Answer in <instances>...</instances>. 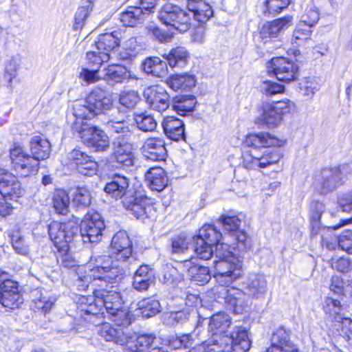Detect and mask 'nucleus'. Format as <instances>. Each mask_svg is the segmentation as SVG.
I'll use <instances>...</instances> for the list:
<instances>
[{
    "label": "nucleus",
    "instance_id": "13d9d810",
    "mask_svg": "<svg viewBox=\"0 0 352 352\" xmlns=\"http://www.w3.org/2000/svg\"><path fill=\"white\" fill-rule=\"evenodd\" d=\"M80 80L87 85L94 84L100 80L98 69H89L85 67L81 69L78 74Z\"/></svg>",
    "mask_w": 352,
    "mask_h": 352
},
{
    "label": "nucleus",
    "instance_id": "a18cd8bd",
    "mask_svg": "<svg viewBox=\"0 0 352 352\" xmlns=\"http://www.w3.org/2000/svg\"><path fill=\"white\" fill-rule=\"evenodd\" d=\"M138 307L143 317L150 318L160 311L159 301L153 298H147L138 303Z\"/></svg>",
    "mask_w": 352,
    "mask_h": 352
},
{
    "label": "nucleus",
    "instance_id": "20e7f679",
    "mask_svg": "<svg viewBox=\"0 0 352 352\" xmlns=\"http://www.w3.org/2000/svg\"><path fill=\"white\" fill-rule=\"evenodd\" d=\"M251 346V340L245 329H239L234 336H223L219 341L204 344L192 349L190 352H248Z\"/></svg>",
    "mask_w": 352,
    "mask_h": 352
},
{
    "label": "nucleus",
    "instance_id": "e2e57ef3",
    "mask_svg": "<svg viewBox=\"0 0 352 352\" xmlns=\"http://www.w3.org/2000/svg\"><path fill=\"white\" fill-rule=\"evenodd\" d=\"M215 257L218 260L235 259L238 258L230 250V247L228 243H219L215 245V251L214 252Z\"/></svg>",
    "mask_w": 352,
    "mask_h": 352
},
{
    "label": "nucleus",
    "instance_id": "c85d7f7f",
    "mask_svg": "<svg viewBox=\"0 0 352 352\" xmlns=\"http://www.w3.org/2000/svg\"><path fill=\"white\" fill-rule=\"evenodd\" d=\"M147 181L152 190L160 192L168 184V178L164 170L161 167H152L145 174Z\"/></svg>",
    "mask_w": 352,
    "mask_h": 352
},
{
    "label": "nucleus",
    "instance_id": "052dcab7",
    "mask_svg": "<svg viewBox=\"0 0 352 352\" xmlns=\"http://www.w3.org/2000/svg\"><path fill=\"white\" fill-rule=\"evenodd\" d=\"M260 89L263 94L267 96H272L277 94L283 93L284 86L273 81L265 80L261 83Z\"/></svg>",
    "mask_w": 352,
    "mask_h": 352
},
{
    "label": "nucleus",
    "instance_id": "dca6fc26",
    "mask_svg": "<svg viewBox=\"0 0 352 352\" xmlns=\"http://www.w3.org/2000/svg\"><path fill=\"white\" fill-rule=\"evenodd\" d=\"M113 159L120 166L129 167L133 166L135 156L133 152V145L124 138H116L113 142Z\"/></svg>",
    "mask_w": 352,
    "mask_h": 352
},
{
    "label": "nucleus",
    "instance_id": "69168bd1",
    "mask_svg": "<svg viewBox=\"0 0 352 352\" xmlns=\"http://www.w3.org/2000/svg\"><path fill=\"white\" fill-rule=\"evenodd\" d=\"M311 34V28L305 23L300 22L293 33V40L294 43L305 41L309 38Z\"/></svg>",
    "mask_w": 352,
    "mask_h": 352
},
{
    "label": "nucleus",
    "instance_id": "6ab92c4d",
    "mask_svg": "<svg viewBox=\"0 0 352 352\" xmlns=\"http://www.w3.org/2000/svg\"><path fill=\"white\" fill-rule=\"evenodd\" d=\"M270 342V346L265 352H298L297 346L290 341L289 332L283 327L273 332Z\"/></svg>",
    "mask_w": 352,
    "mask_h": 352
},
{
    "label": "nucleus",
    "instance_id": "8fccbe9b",
    "mask_svg": "<svg viewBox=\"0 0 352 352\" xmlns=\"http://www.w3.org/2000/svg\"><path fill=\"white\" fill-rule=\"evenodd\" d=\"M134 119L138 129L142 131H153L157 127V122L153 116L146 113H137Z\"/></svg>",
    "mask_w": 352,
    "mask_h": 352
},
{
    "label": "nucleus",
    "instance_id": "e433bc0d",
    "mask_svg": "<svg viewBox=\"0 0 352 352\" xmlns=\"http://www.w3.org/2000/svg\"><path fill=\"white\" fill-rule=\"evenodd\" d=\"M184 265L186 267H188L187 275L190 279L197 281L201 284H204L210 280V274L208 267L197 265L190 266V261H185Z\"/></svg>",
    "mask_w": 352,
    "mask_h": 352
},
{
    "label": "nucleus",
    "instance_id": "4468645a",
    "mask_svg": "<svg viewBox=\"0 0 352 352\" xmlns=\"http://www.w3.org/2000/svg\"><path fill=\"white\" fill-rule=\"evenodd\" d=\"M127 325L116 322L115 324L102 322L97 326V332L105 341L123 346L127 343L130 333V331L125 327Z\"/></svg>",
    "mask_w": 352,
    "mask_h": 352
},
{
    "label": "nucleus",
    "instance_id": "37998d69",
    "mask_svg": "<svg viewBox=\"0 0 352 352\" xmlns=\"http://www.w3.org/2000/svg\"><path fill=\"white\" fill-rule=\"evenodd\" d=\"M129 77L126 68L120 65H109L105 69L104 78L113 82H121Z\"/></svg>",
    "mask_w": 352,
    "mask_h": 352
},
{
    "label": "nucleus",
    "instance_id": "a19ab883",
    "mask_svg": "<svg viewBox=\"0 0 352 352\" xmlns=\"http://www.w3.org/2000/svg\"><path fill=\"white\" fill-rule=\"evenodd\" d=\"M231 320L229 316L225 313L214 314L209 322L210 330L213 334L223 333L230 327Z\"/></svg>",
    "mask_w": 352,
    "mask_h": 352
},
{
    "label": "nucleus",
    "instance_id": "864d4df0",
    "mask_svg": "<svg viewBox=\"0 0 352 352\" xmlns=\"http://www.w3.org/2000/svg\"><path fill=\"white\" fill-rule=\"evenodd\" d=\"M193 242V237L181 234L172 241V252L175 254L184 253Z\"/></svg>",
    "mask_w": 352,
    "mask_h": 352
},
{
    "label": "nucleus",
    "instance_id": "f704fd0d",
    "mask_svg": "<svg viewBox=\"0 0 352 352\" xmlns=\"http://www.w3.org/2000/svg\"><path fill=\"white\" fill-rule=\"evenodd\" d=\"M171 67H183L188 60L189 52L184 47L177 46L173 48L168 54L164 55Z\"/></svg>",
    "mask_w": 352,
    "mask_h": 352
},
{
    "label": "nucleus",
    "instance_id": "c9c22d12",
    "mask_svg": "<svg viewBox=\"0 0 352 352\" xmlns=\"http://www.w3.org/2000/svg\"><path fill=\"white\" fill-rule=\"evenodd\" d=\"M143 70L156 77H163L167 73L166 63L159 57H149L142 63Z\"/></svg>",
    "mask_w": 352,
    "mask_h": 352
},
{
    "label": "nucleus",
    "instance_id": "4be33fe9",
    "mask_svg": "<svg viewBox=\"0 0 352 352\" xmlns=\"http://www.w3.org/2000/svg\"><path fill=\"white\" fill-rule=\"evenodd\" d=\"M144 155L153 161L164 160L167 151L165 147V141L160 137L147 138L142 146Z\"/></svg>",
    "mask_w": 352,
    "mask_h": 352
},
{
    "label": "nucleus",
    "instance_id": "7c9ffc66",
    "mask_svg": "<svg viewBox=\"0 0 352 352\" xmlns=\"http://www.w3.org/2000/svg\"><path fill=\"white\" fill-rule=\"evenodd\" d=\"M196 82L195 76L188 74L172 75L166 80L167 85L175 91H190L195 86Z\"/></svg>",
    "mask_w": 352,
    "mask_h": 352
},
{
    "label": "nucleus",
    "instance_id": "aec40b11",
    "mask_svg": "<svg viewBox=\"0 0 352 352\" xmlns=\"http://www.w3.org/2000/svg\"><path fill=\"white\" fill-rule=\"evenodd\" d=\"M106 125L111 132L118 134L117 138H124L128 141L135 129L133 124L124 113L118 116L112 114V118L107 122Z\"/></svg>",
    "mask_w": 352,
    "mask_h": 352
},
{
    "label": "nucleus",
    "instance_id": "603ef678",
    "mask_svg": "<svg viewBox=\"0 0 352 352\" xmlns=\"http://www.w3.org/2000/svg\"><path fill=\"white\" fill-rule=\"evenodd\" d=\"M91 192L84 187H78L73 197V203L78 208H86L91 202Z\"/></svg>",
    "mask_w": 352,
    "mask_h": 352
},
{
    "label": "nucleus",
    "instance_id": "f257e3e1",
    "mask_svg": "<svg viewBox=\"0 0 352 352\" xmlns=\"http://www.w3.org/2000/svg\"><path fill=\"white\" fill-rule=\"evenodd\" d=\"M76 272V284L78 289L82 291L86 290L92 281L114 284L119 283L124 276L122 267L107 255L92 256L90 262L78 266Z\"/></svg>",
    "mask_w": 352,
    "mask_h": 352
},
{
    "label": "nucleus",
    "instance_id": "680f3d73",
    "mask_svg": "<svg viewBox=\"0 0 352 352\" xmlns=\"http://www.w3.org/2000/svg\"><path fill=\"white\" fill-rule=\"evenodd\" d=\"M323 309L327 314L331 316H336L340 314L342 306L338 300L327 297L323 302Z\"/></svg>",
    "mask_w": 352,
    "mask_h": 352
},
{
    "label": "nucleus",
    "instance_id": "5701e85b",
    "mask_svg": "<svg viewBox=\"0 0 352 352\" xmlns=\"http://www.w3.org/2000/svg\"><path fill=\"white\" fill-rule=\"evenodd\" d=\"M221 292L224 295L225 302L236 314L241 313L248 306V296L243 291L236 287H230L222 288Z\"/></svg>",
    "mask_w": 352,
    "mask_h": 352
},
{
    "label": "nucleus",
    "instance_id": "6e6d98bb",
    "mask_svg": "<svg viewBox=\"0 0 352 352\" xmlns=\"http://www.w3.org/2000/svg\"><path fill=\"white\" fill-rule=\"evenodd\" d=\"M139 101L140 96L135 91H123L119 97L120 104L128 109L134 108Z\"/></svg>",
    "mask_w": 352,
    "mask_h": 352
},
{
    "label": "nucleus",
    "instance_id": "f3484780",
    "mask_svg": "<svg viewBox=\"0 0 352 352\" xmlns=\"http://www.w3.org/2000/svg\"><path fill=\"white\" fill-rule=\"evenodd\" d=\"M144 96L150 107L157 111L166 110L169 105V95L166 91L160 86H151L144 91Z\"/></svg>",
    "mask_w": 352,
    "mask_h": 352
},
{
    "label": "nucleus",
    "instance_id": "49530a36",
    "mask_svg": "<svg viewBox=\"0 0 352 352\" xmlns=\"http://www.w3.org/2000/svg\"><path fill=\"white\" fill-rule=\"evenodd\" d=\"M111 58V54L102 52L96 47L87 52V59L89 65L94 69H100L103 63L107 62Z\"/></svg>",
    "mask_w": 352,
    "mask_h": 352
},
{
    "label": "nucleus",
    "instance_id": "5fc2aeb1",
    "mask_svg": "<svg viewBox=\"0 0 352 352\" xmlns=\"http://www.w3.org/2000/svg\"><path fill=\"white\" fill-rule=\"evenodd\" d=\"M10 236L15 251L22 255H26L29 252V247L21 232L19 230L13 231Z\"/></svg>",
    "mask_w": 352,
    "mask_h": 352
},
{
    "label": "nucleus",
    "instance_id": "ea45409f",
    "mask_svg": "<svg viewBox=\"0 0 352 352\" xmlns=\"http://www.w3.org/2000/svg\"><path fill=\"white\" fill-rule=\"evenodd\" d=\"M53 207L56 212L66 215L69 212L70 197L69 194L63 190H57L53 195Z\"/></svg>",
    "mask_w": 352,
    "mask_h": 352
},
{
    "label": "nucleus",
    "instance_id": "9b49d317",
    "mask_svg": "<svg viewBox=\"0 0 352 352\" xmlns=\"http://www.w3.org/2000/svg\"><path fill=\"white\" fill-rule=\"evenodd\" d=\"M10 159L13 168L21 177L35 175L38 170L39 162L25 153L19 146H14L10 150Z\"/></svg>",
    "mask_w": 352,
    "mask_h": 352
},
{
    "label": "nucleus",
    "instance_id": "a211bd4d",
    "mask_svg": "<svg viewBox=\"0 0 352 352\" xmlns=\"http://www.w3.org/2000/svg\"><path fill=\"white\" fill-rule=\"evenodd\" d=\"M23 302L16 283L5 280L0 284V303L5 307L15 309Z\"/></svg>",
    "mask_w": 352,
    "mask_h": 352
},
{
    "label": "nucleus",
    "instance_id": "4d7b16f0",
    "mask_svg": "<svg viewBox=\"0 0 352 352\" xmlns=\"http://www.w3.org/2000/svg\"><path fill=\"white\" fill-rule=\"evenodd\" d=\"M222 226L226 231L231 236L234 232H237L240 227L241 221L236 216H225L221 218Z\"/></svg>",
    "mask_w": 352,
    "mask_h": 352
},
{
    "label": "nucleus",
    "instance_id": "58836bf2",
    "mask_svg": "<svg viewBox=\"0 0 352 352\" xmlns=\"http://www.w3.org/2000/svg\"><path fill=\"white\" fill-rule=\"evenodd\" d=\"M196 98L192 96L175 97L173 103V109L179 115L185 116L194 110Z\"/></svg>",
    "mask_w": 352,
    "mask_h": 352
},
{
    "label": "nucleus",
    "instance_id": "6e6552de",
    "mask_svg": "<svg viewBox=\"0 0 352 352\" xmlns=\"http://www.w3.org/2000/svg\"><path fill=\"white\" fill-rule=\"evenodd\" d=\"M349 168L347 165H342L338 168H324L316 175L315 186L321 193L333 191L343 183V179Z\"/></svg>",
    "mask_w": 352,
    "mask_h": 352
},
{
    "label": "nucleus",
    "instance_id": "0eeeda50",
    "mask_svg": "<svg viewBox=\"0 0 352 352\" xmlns=\"http://www.w3.org/2000/svg\"><path fill=\"white\" fill-rule=\"evenodd\" d=\"M214 277L223 287L228 286L243 275L242 261L240 258L215 260L213 262Z\"/></svg>",
    "mask_w": 352,
    "mask_h": 352
},
{
    "label": "nucleus",
    "instance_id": "bb28decb",
    "mask_svg": "<svg viewBox=\"0 0 352 352\" xmlns=\"http://www.w3.org/2000/svg\"><path fill=\"white\" fill-rule=\"evenodd\" d=\"M163 131L166 137L174 141L185 139L184 122L174 116H167L162 123Z\"/></svg>",
    "mask_w": 352,
    "mask_h": 352
},
{
    "label": "nucleus",
    "instance_id": "39448f33",
    "mask_svg": "<svg viewBox=\"0 0 352 352\" xmlns=\"http://www.w3.org/2000/svg\"><path fill=\"white\" fill-rule=\"evenodd\" d=\"M72 130L82 141L96 151H103L109 146V139L104 131L85 120H75Z\"/></svg>",
    "mask_w": 352,
    "mask_h": 352
},
{
    "label": "nucleus",
    "instance_id": "393cba45",
    "mask_svg": "<svg viewBox=\"0 0 352 352\" xmlns=\"http://www.w3.org/2000/svg\"><path fill=\"white\" fill-rule=\"evenodd\" d=\"M292 25V17L287 16L265 23L261 30L260 36L262 39L278 38L281 32Z\"/></svg>",
    "mask_w": 352,
    "mask_h": 352
},
{
    "label": "nucleus",
    "instance_id": "9d476101",
    "mask_svg": "<svg viewBox=\"0 0 352 352\" xmlns=\"http://www.w3.org/2000/svg\"><path fill=\"white\" fill-rule=\"evenodd\" d=\"M294 107V103L289 100L266 104L263 107L259 119L267 128L276 127L281 124L283 116L289 113Z\"/></svg>",
    "mask_w": 352,
    "mask_h": 352
},
{
    "label": "nucleus",
    "instance_id": "72a5a7b5",
    "mask_svg": "<svg viewBox=\"0 0 352 352\" xmlns=\"http://www.w3.org/2000/svg\"><path fill=\"white\" fill-rule=\"evenodd\" d=\"M120 34L121 33L118 31L100 34L95 47L102 52H109L111 56L114 54L113 50L120 44Z\"/></svg>",
    "mask_w": 352,
    "mask_h": 352
},
{
    "label": "nucleus",
    "instance_id": "bf43d9fd",
    "mask_svg": "<svg viewBox=\"0 0 352 352\" xmlns=\"http://www.w3.org/2000/svg\"><path fill=\"white\" fill-rule=\"evenodd\" d=\"M290 3V0H266L265 6L266 10L265 13L277 14L280 12L283 9L287 8Z\"/></svg>",
    "mask_w": 352,
    "mask_h": 352
},
{
    "label": "nucleus",
    "instance_id": "4c0bfd02",
    "mask_svg": "<svg viewBox=\"0 0 352 352\" xmlns=\"http://www.w3.org/2000/svg\"><path fill=\"white\" fill-rule=\"evenodd\" d=\"M142 47L138 38L131 36L123 42L122 50L120 52V58L129 60L135 58L141 52Z\"/></svg>",
    "mask_w": 352,
    "mask_h": 352
},
{
    "label": "nucleus",
    "instance_id": "79ce46f5",
    "mask_svg": "<svg viewBox=\"0 0 352 352\" xmlns=\"http://www.w3.org/2000/svg\"><path fill=\"white\" fill-rule=\"evenodd\" d=\"M93 9V3L90 0H82L75 14L74 28L76 30H81L85 21Z\"/></svg>",
    "mask_w": 352,
    "mask_h": 352
},
{
    "label": "nucleus",
    "instance_id": "de8ad7c7",
    "mask_svg": "<svg viewBox=\"0 0 352 352\" xmlns=\"http://www.w3.org/2000/svg\"><path fill=\"white\" fill-rule=\"evenodd\" d=\"M179 6L172 3H166L164 5L158 12L157 18L159 21L164 25L170 27L174 21V18L177 14Z\"/></svg>",
    "mask_w": 352,
    "mask_h": 352
},
{
    "label": "nucleus",
    "instance_id": "7ed1b4c3",
    "mask_svg": "<svg viewBox=\"0 0 352 352\" xmlns=\"http://www.w3.org/2000/svg\"><path fill=\"white\" fill-rule=\"evenodd\" d=\"M113 100L111 94L104 89L94 87L87 98L78 102L74 107V116L76 120H85L94 118L96 115L104 113L111 109Z\"/></svg>",
    "mask_w": 352,
    "mask_h": 352
},
{
    "label": "nucleus",
    "instance_id": "09e8293b",
    "mask_svg": "<svg viewBox=\"0 0 352 352\" xmlns=\"http://www.w3.org/2000/svg\"><path fill=\"white\" fill-rule=\"evenodd\" d=\"M193 243L194 251L200 259L208 260L214 254L213 245L203 239L193 236Z\"/></svg>",
    "mask_w": 352,
    "mask_h": 352
},
{
    "label": "nucleus",
    "instance_id": "1a4fd4ad",
    "mask_svg": "<svg viewBox=\"0 0 352 352\" xmlns=\"http://www.w3.org/2000/svg\"><path fill=\"white\" fill-rule=\"evenodd\" d=\"M78 231V226L73 221L60 223L53 221L49 226L48 232L51 241L59 250L66 251L69 243Z\"/></svg>",
    "mask_w": 352,
    "mask_h": 352
},
{
    "label": "nucleus",
    "instance_id": "2eb2a0df",
    "mask_svg": "<svg viewBox=\"0 0 352 352\" xmlns=\"http://www.w3.org/2000/svg\"><path fill=\"white\" fill-rule=\"evenodd\" d=\"M267 69L268 72L273 73L278 80L286 82L294 80L298 72L297 66L284 57L273 58Z\"/></svg>",
    "mask_w": 352,
    "mask_h": 352
},
{
    "label": "nucleus",
    "instance_id": "a878e982",
    "mask_svg": "<svg viewBox=\"0 0 352 352\" xmlns=\"http://www.w3.org/2000/svg\"><path fill=\"white\" fill-rule=\"evenodd\" d=\"M129 179L124 175L115 174L104 188V192L116 199H122L131 193L129 190Z\"/></svg>",
    "mask_w": 352,
    "mask_h": 352
},
{
    "label": "nucleus",
    "instance_id": "c756f323",
    "mask_svg": "<svg viewBox=\"0 0 352 352\" xmlns=\"http://www.w3.org/2000/svg\"><path fill=\"white\" fill-rule=\"evenodd\" d=\"M30 149L32 156L40 162L50 157L51 144L47 139L35 135L30 141Z\"/></svg>",
    "mask_w": 352,
    "mask_h": 352
},
{
    "label": "nucleus",
    "instance_id": "c03bdc74",
    "mask_svg": "<svg viewBox=\"0 0 352 352\" xmlns=\"http://www.w3.org/2000/svg\"><path fill=\"white\" fill-rule=\"evenodd\" d=\"M195 237L200 238L214 246L220 243L222 234L214 226L206 224L199 230V235Z\"/></svg>",
    "mask_w": 352,
    "mask_h": 352
},
{
    "label": "nucleus",
    "instance_id": "ddd939ff",
    "mask_svg": "<svg viewBox=\"0 0 352 352\" xmlns=\"http://www.w3.org/2000/svg\"><path fill=\"white\" fill-rule=\"evenodd\" d=\"M123 206L137 219H144L154 215L155 210L150 198L146 196L135 197L132 194L122 199Z\"/></svg>",
    "mask_w": 352,
    "mask_h": 352
},
{
    "label": "nucleus",
    "instance_id": "2f4dec72",
    "mask_svg": "<svg viewBox=\"0 0 352 352\" xmlns=\"http://www.w3.org/2000/svg\"><path fill=\"white\" fill-rule=\"evenodd\" d=\"M266 287V280L264 276L261 274H252L250 276L245 283L248 296L256 298H260L264 296Z\"/></svg>",
    "mask_w": 352,
    "mask_h": 352
},
{
    "label": "nucleus",
    "instance_id": "338daca9",
    "mask_svg": "<svg viewBox=\"0 0 352 352\" xmlns=\"http://www.w3.org/2000/svg\"><path fill=\"white\" fill-rule=\"evenodd\" d=\"M54 302V298L42 294L38 299L34 300V305L36 309L47 313L52 309Z\"/></svg>",
    "mask_w": 352,
    "mask_h": 352
},
{
    "label": "nucleus",
    "instance_id": "b1692460",
    "mask_svg": "<svg viewBox=\"0 0 352 352\" xmlns=\"http://www.w3.org/2000/svg\"><path fill=\"white\" fill-rule=\"evenodd\" d=\"M0 192L4 196L19 197L23 192L20 182L8 170L0 168Z\"/></svg>",
    "mask_w": 352,
    "mask_h": 352
},
{
    "label": "nucleus",
    "instance_id": "774afa93",
    "mask_svg": "<svg viewBox=\"0 0 352 352\" xmlns=\"http://www.w3.org/2000/svg\"><path fill=\"white\" fill-rule=\"evenodd\" d=\"M338 245L344 251L352 253V232L344 231L339 237Z\"/></svg>",
    "mask_w": 352,
    "mask_h": 352
},
{
    "label": "nucleus",
    "instance_id": "cd10ccee",
    "mask_svg": "<svg viewBox=\"0 0 352 352\" xmlns=\"http://www.w3.org/2000/svg\"><path fill=\"white\" fill-rule=\"evenodd\" d=\"M156 337L153 334L138 336L130 332L126 346L133 351L146 352L155 344Z\"/></svg>",
    "mask_w": 352,
    "mask_h": 352
},
{
    "label": "nucleus",
    "instance_id": "f8f14e48",
    "mask_svg": "<svg viewBox=\"0 0 352 352\" xmlns=\"http://www.w3.org/2000/svg\"><path fill=\"white\" fill-rule=\"evenodd\" d=\"M104 228V221L99 213L87 214L80 224V234L83 242H99L102 239Z\"/></svg>",
    "mask_w": 352,
    "mask_h": 352
},
{
    "label": "nucleus",
    "instance_id": "412c9836",
    "mask_svg": "<svg viewBox=\"0 0 352 352\" xmlns=\"http://www.w3.org/2000/svg\"><path fill=\"white\" fill-rule=\"evenodd\" d=\"M111 247L117 260L124 262L131 258L132 243L125 231H119L113 236Z\"/></svg>",
    "mask_w": 352,
    "mask_h": 352
},
{
    "label": "nucleus",
    "instance_id": "f03ea898",
    "mask_svg": "<svg viewBox=\"0 0 352 352\" xmlns=\"http://www.w3.org/2000/svg\"><path fill=\"white\" fill-rule=\"evenodd\" d=\"M245 142L248 146L255 148L243 155V166L246 169L261 170L279 162L280 155L278 152L268 150L260 151L256 149L261 147L283 146V141L275 136L268 133L250 134Z\"/></svg>",
    "mask_w": 352,
    "mask_h": 352
},
{
    "label": "nucleus",
    "instance_id": "473e14b6",
    "mask_svg": "<svg viewBox=\"0 0 352 352\" xmlns=\"http://www.w3.org/2000/svg\"><path fill=\"white\" fill-rule=\"evenodd\" d=\"M144 14L140 7L129 6L120 14V20L124 26L135 27L144 21Z\"/></svg>",
    "mask_w": 352,
    "mask_h": 352
},
{
    "label": "nucleus",
    "instance_id": "423d86ee",
    "mask_svg": "<svg viewBox=\"0 0 352 352\" xmlns=\"http://www.w3.org/2000/svg\"><path fill=\"white\" fill-rule=\"evenodd\" d=\"M95 294L109 314L111 319L116 322L130 324L129 311L122 307L123 300L119 292L116 291H96Z\"/></svg>",
    "mask_w": 352,
    "mask_h": 352
},
{
    "label": "nucleus",
    "instance_id": "3c124183",
    "mask_svg": "<svg viewBox=\"0 0 352 352\" xmlns=\"http://www.w3.org/2000/svg\"><path fill=\"white\" fill-rule=\"evenodd\" d=\"M174 21L172 23L170 27L180 32H185L188 30L191 26L190 17L189 14L179 8L177 14L174 18Z\"/></svg>",
    "mask_w": 352,
    "mask_h": 352
},
{
    "label": "nucleus",
    "instance_id": "0e129e2a",
    "mask_svg": "<svg viewBox=\"0 0 352 352\" xmlns=\"http://www.w3.org/2000/svg\"><path fill=\"white\" fill-rule=\"evenodd\" d=\"M197 12L194 14L195 19L201 23L208 21L213 14L210 6L205 1L199 2Z\"/></svg>",
    "mask_w": 352,
    "mask_h": 352
}]
</instances>
